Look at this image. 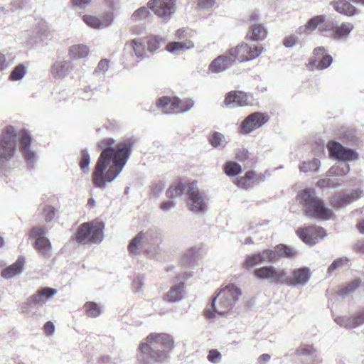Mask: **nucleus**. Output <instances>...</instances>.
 Instances as JSON below:
<instances>
[{
    "label": "nucleus",
    "instance_id": "nucleus-1",
    "mask_svg": "<svg viewBox=\"0 0 364 364\" xmlns=\"http://www.w3.org/2000/svg\"><path fill=\"white\" fill-rule=\"evenodd\" d=\"M114 140L105 139L100 144L104 148L92 173V180L100 188H105L122 171L130 156L134 141L127 139L112 147Z\"/></svg>",
    "mask_w": 364,
    "mask_h": 364
},
{
    "label": "nucleus",
    "instance_id": "nucleus-2",
    "mask_svg": "<svg viewBox=\"0 0 364 364\" xmlns=\"http://www.w3.org/2000/svg\"><path fill=\"white\" fill-rule=\"evenodd\" d=\"M173 346V340L167 333L149 334L139 345V364H154L156 360L161 361L171 352Z\"/></svg>",
    "mask_w": 364,
    "mask_h": 364
},
{
    "label": "nucleus",
    "instance_id": "nucleus-3",
    "mask_svg": "<svg viewBox=\"0 0 364 364\" xmlns=\"http://www.w3.org/2000/svg\"><path fill=\"white\" fill-rule=\"evenodd\" d=\"M241 294L240 288L233 284L223 287L213 299L211 304L205 308V316L210 320H215L232 314Z\"/></svg>",
    "mask_w": 364,
    "mask_h": 364
},
{
    "label": "nucleus",
    "instance_id": "nucleus-4",
    "mask_svg": "<svg viewBox=\"0 0 364 364\" xmlns=\"http://www.w3.org/2000/svg\"><path fill=\"white\" fill-rule=\"evenodd\" d=\"M327 148L331 157L341 161L327 171V176H342L346 175L350 171V167L346 162L358 159V154L355 151L347 149L335 141H329L327 144Z\"/></svg>",
    "mask_w": 364,
    "mask_h": 364
},
{
    "label": "nucleus",
    "instance_id": "nucleus-5",
    "mask_svg": "<svg viewBox=\"0 0 364 364\" xmlns=\"http://www.w3.org/2000/svg\"><path fill=\"white\" fill-rule=\"evenodd\" d=\"M300 203L307 215L318 219L326 220L331 218L333 213L323 201L316 196L313 189H305L299 195Z\"/></svg>",
    "mask_w": 364,
    "mask_h": 364
},
{
    "label": "nucleus",
    "instance_id": "nucleus-6",
    "mask_svg": "<svg viewBox=\"0 0 364 364\" xmlns=\"http://www.w3.org/2000/svg\"><path fill=\"white\" fill-rule=\"evenodd\" d=\"M16 150V131L12 126H7L2 130L0 137V164L11 160Z\"/></svg>",
    "mask_w": 364,
    "mask_h": 364
},
{
    "label": "nucleus",
    "instance_id": "nucleus-7",
    "mask_svg": "<svg viewBox=\"0 0 364 364\" xmlns=\"http://www.w3.org/2000/svg\"><path fill=\"white\" fill-rule=\"evenodd\" d=\"M103 229L104 225L102 223H85L79 227L75 240L78 242L87 240L92 243H99L103 239Z\"/></svg>",
    "mask_w": 364,
    "mask_h": 364
},
{
    "label": "nucleus",
    "instance_id": "nucleus-8",
    "mask_svg": "<svg viewBox=\"0 0 364 364\" xmlns=\"http://www.w3.org/2000/svg\"><path fill=\"white\" fill-rule=\"evenodd\" d=\"M188 203L192 212L197 214H204L207 212L209 198L205 192L199 191L193 183L188 185Z\"/></svg>",
    "mask_w": 364,
    "mask_h": 364
},
{
    "label": "nucleus",
    "instance_id": "nucleus-9",
    "mask_svg": "<svg viewBox=\"0 0 364 364\" xmlns=\"http://www.w3.org/2000/svg\"><path fill=\"white\" fill-rule=\"evenodd\" d=\"M146 5L164 23H167L176 10V0H149Z\"/></svg>",
    "mask_w": 364,
    "mask_h": 364
},
{
    "label": "nucleus",
    "instance_id": "nucleus-10",
    "mask_svg": "<svg viewBox=\"0 0 364 364\" xmlns=\"http://www.w3.org/2000/svg\"><path fill=\"white\" fill-rule=\"evenodd\" d=\"M262 47L254 46L252 48L247 43H241L230 49L228 53L232 63H235L236 61L241 63L255 59L262 54Z\"/></svg>",
    "mask_w": 364,
    "mask_h": 364
},
{
    "label": "nucleus",
    "instance_id": "nucleus-11",
    "mask_svg": "<svg viewBox=\"0 0 364 364\" xmlns=\"http://www.w3.org/2000/svg\"><path fill=\"white\" fill-rule=\"evenodd\" d=\"M254 275L259 279L280 284H284L287 280V272L285 269H278L271 265L255 269Z\"/></svg>",
    "mask_w": 364,
    "mask_h": 364
},
{
    "label": "nucleus",
    "instance_id": "nucleus-12",
    "mask_svg": "<svg viewBox=\"0 0 364 364\" xmlns=\"http://www.w3.org/2000/svg\"><path fill=\"white\" fill-rule=\"evenodd\" d=\"M46 230L40 227L33 228L31 230V236L36 238V249L42 256L48 258L50 256L52 245L50 240L46 237Z\"/></svg>",
    "mask_w": 364,
    "mask_h": 364
},
{
    "label": "nucleus",
    "instance_id": "nucleus-13",
    "mask_svg": "<svg viewBox=\"0 0 364 364\" xmlns=\"http://www.w3.org/2000/svg\"><path fill=\"white\" fill-rule=\"evenodd\" d=\"M299 238L309 245H314L326 236L325 230L319 226L312 225L297 230Z\"/></svg>",
    "mask_w": 364,
    "mask_h": 364
},
{
    "label": "nucleus",
    "instance_id": "nucleus-14",
    "mask_svg": "<svg viewBox=\"0 0 364 364\" xmlns=\"http://www.w3.org/2000/svg\"><path fill=\"white\" fill-rule=\"evenodd\" d=\"M269 118L261 112H255L248 115L241 123L240 129L243 134H248L264 125Z\"/></svg>",
    "mask_w": 364,
    "mask_h": 364
},
{
    "label": "nucleus",
    "instance_id": "nucleus-15",
    "mask_svg": "<svg viewBox=\"0 0 364 364\" xmlns=\"http://www.w3.org/2000/svg\"><path fill=\"white\" fill-rule=\"evenodd\" d=\"M324 47H316L314 50V59L309 63V69L314 70L315 68L317 70H324L329 67L332 62L333 58L329 54H327Z\"/></svg>",
    "mask_w": 364,
    "mask_h": 364
},
{
    "label": "nucleus",
    "instance_id": "nucleus-16",
    "mask_svg": "<svg viewBox=\"0 0 364 364\" xmlns=\"http://www.w3.org/2000/svg\"><path fill=\"white\" fill-rule=\"evenodd\" d=\"M21 151L28 164H32L36 161L38 156L36 152L30 149L31 143V134L27 130H21L19 133Z\"/></svg>",
    "mask_w": 364,
    "mask_h": 364
},
{
    "label": "nucleus",
    "instance_id": "nucleus-17",
    "mask_svg": "<svg viewBox=\"0 0 364 364\" xmlns=\"http://www.w3.org/2000/svg\"><path fill=\"white\" fill-rule=\"evenodd\" d=\"M73 69V63L70 60H60L55 61L51 66L50 72L53 77L58 80L65 78Z\"/></svg>",
    "mask_w": 364,
    "mask_h": 364
},
{
    "label": "nucleus",
    "instance_id": "nucleus-18",
    "mask_svg": "<svg viewBox=\"0 0 364 364\" xmlns=\"http://www.w3.org/2000/svg\"><path fill=\"white\" fill-rule=\"evenodd\" d=\"M311 277L308 267L296 269L292 272V279L286 280L285 283L291 287L304 286L308 283Z\"/></svg>",
    "mask_w": 364,
    "mask_h": 364
},
{
    "label": "nucleus",
    "instance_id": "nucleus-19",
    "mask_svg": "<svg viewBox=\"0 0 364 364\" xmlns=\"http://www.w3.org/2000/svg\"><path fill=\"white\" fill-rule=\"evenodd\" d=\"M330 4L336 12L348 17H352L360 14V11L348 0L333 1Z\"/></svg>",
    "mask_w": 364,
    "mask_h": 364
},
{
    "label": "nucleus",
    "instance_id": "nucleus-20",
    "mask_svg": "<svg viewBox=\"0 0 364 364\" xmlns=\"http://www.w3.org/2000/svg\"><path fill=\"white\" fill-rule=\"evenodd\" d=\"M224 104L232 107L246 106L248 105V96L242 91H231L226 95Z\"/></svg>",
    "mask_w": 364,
    "mask_h": 364
},
{
    "label": "nucleus",
    "instance_id": "nucleus-21",
    "mask_svg": "<svg viewBox=\"0 0 364 364\" xmlns=\"http://www.w3.org/2000/svg\"><path fill=\"white\" fill-rule=\"evenodd\" d=\"M233 65L228 52L215 58L208 66V71L212 73H219L228 69Z\"/></svg>",
    "mask_w": 364,
    "mask_h": 364
},
{
    "label": "nucleus",
    "instance_id": "nucleus-22",
    "mask_svg": "<svg viewBox=\"0 0 364 364\" xmlns=\"http://www.w3.org/2000/svg\"><path fill=\"white\" fill-rule=\"evenodd\" d=\"M326 16L325 15L314 16L309 19L305 25L299 26L296 30V33L300 35H310L316 28L321 27V25L326 20Z\"/></svg>",
    "mask_w": 364,
    "mask_h": 364
},
{
    "label": "nucleus",
    "instance_id": "nucleus-23",
    "mask_svg": "<svg viewBox=\"0 0 364 364\" xmlns=\"http://www.w3.org/2000/svg\"><path fill=\"white\" fill-rule=\"evenodd\" d=\"M57 293L55 289L45 287L39 289L35 294L29 298L30 302L34 306H43L47 300Z\"/></svg>",
    "mask_w": 364,
    "mask_h": 364
},
{
    "label": "nucleus",
    "instance_id": "nucleus-24",
    "mask_svg": "<svg viewBox=\"0 0 364 364\" xmlns=\"http://www.w3.org/2000/svg\"><path fill=\"white\" fill-rule=\"evenodd\" d=\"M82 19L87 26L95 29L107 28L112 21V18L109 15L103 18H97L91 15H84Z\"/></svg>",
    "mask_w": 364,
    "mask_h": 364
},
{
    "label": "nucleus",
    "instance_id": "nucleus-25",
    "mask_svg": "<svg viewBox=\"0 0 364 364\" xmlns=\"http://www.w3.org/2000/svg\"><path fill=\"white\" fill-rule=\"evenodd\" d=\"M180 102L178 97H162L158 100V107L164 114L176 113V107Z\"/></svg>",
    "mask_w": 364,
    "mask_h": 364
},
{
    "label": "nucleus",
    "instance_id": "nucleus-26",
    "mask_svg": "<svg viewBox=\"0 0 364 364\" xmlns=\"http://www.w3.org/2000/svg\"><path fill=\"white\" fill-rule=\"evenodd\" d=\"M24 264L25 259L19 257L15 263L2 270L1 276L5 279L13 278L23 272Z\"/></svg>",
    "mask_w": 364,
    "mask_h": 364
},
{
    "label": "nucleus",
    "instance_id": "nucleus-27",
    "mask_svg": "<svg viewBox=\"0 0 364 364\" xmlns=\"http://www.w3.org/2000/svg\"><path fill=\"white\" fill-rule=\"evenodd\" d=\"M90 48L85 44H75L70 47L68 55L71 59L80 60L88 56Z\"/></svg>",
    "mask_w": 364,
    "mask_h": 364
},
{
    "label": "nucleus",
    "instance_id": "nucleus-28",
    "mask_svg": "<svg viewBox=\"0 0 364 364\" xmlns=\"http://www.w3.org/2000/svg\"><path fill=\"white\" fill-rule=\"evenodd\" d=\"M354 29V26L350 22H343L339 26H336L333 32V40H342L348 37L350 33Z\"/></svg>",
    "mask_w": 364,
    "mask_h": 364
},
{
    "label": "nucleus",
    "instance_id": "nucleus-29",
    "mask_svg": "<svg viewBox=\"0 0 364 364\" xmlns=\"http://www.w3.org/2000/svg\"><path fill=\"white\" fill-rule=\"evenodd\" d=\"M183 284L179 283L171 288V289L166 293L165 299L170 302H178L183 299Z\"/></svg>",
    "mask_w": 364,
    "mask_h": 364
},
{
    "label": "nucleus",
    "instance_id": "nucleus-30",
    "mask_svg": "<svg viewBox=\"0 0 364 364\" xmlns=\"http://www.w3.org/2000/svg\"><path fill=\"white\" fill-rule=\"evenodd\" d=\"M139 234L142 235L141 240L146 250L149 246L156 245L160 237L159 232L154 229H149L145 232L141 231Z\"/></svg>",
    "mask_w": 364,
    "mask_h": 364
},
{
    "label": "nucleus",
    "instance_id": "nucleus-31",
    "mask_svg": "<svg viewBox=\"0 0 364 364\" xmlns=\"http://www.w3.org/2000/svg\"><path fill=\"white\" fill-rule=\"evenodd\" d=\"M188 185H193V183L186 184L180 182L173 185L167 189L166 195L171 199L180 197L183 194L185 191L188 192Z\"/></svg>",
    "mask_w": 364,
    "mask_h": 364
},
{
    "label": "nucleus",
    "instance_id": "nucleus-32",
    "mask_svg": "<svg viewBox=\"0 0 364 364\" xmlns=\"http://www.w3.org/2000/svg\"><path fill=\"white\" fill-rule=\"evenodd\" d=\"M193 47L194 43L191 41L187 40L181 42L169 43L166 46V50L171 53H177L178 52L184 51L193 48Z\"/></svg>",
    "mask_w": 364,
    "mask_h": 364
},
{
    "label": "nucleus",
    "instance_id": "nucleus-33",
    "mask_svg": "<svg viewBox=\"0 0 364 364\" xmlns=\"http://www.w3.org/2000/svg\"><path fill=\"white\" fill-rule=\"evenodd\" d=\"M267 29L262 24H252L251 31L249 33L250 39L255 41H262L267 37Z\"/></svg>",
    "mask_w": 364,
    "mask_h": 364
},
{
    "label": "nucleus",
    "instance_id": "nucleus-34",
    "mask_svg": "<svg viewBox=\"0 0 364 364\" xmlns=\"http://www.w3.org/2000/svg\"><path fill=\"white\" fill-rule=\"evenodd\" d=\"M334 321L341 327L345 328L346 329H353L358 327V324L354 316H336L334 318Z\"/></svg>",
    "mask_w": 364,
    "mask_h": 364
},
{
    "label": "nucleus",
    "instance_id": "nucleus-35",
    "mask_svg": "<svg viewBox=\"0 0 364 364\" xmlns=\"http://www.w3.org/2000/svg\"><path fill=\"white\" fill-rule=\"evenodd\" d=\"M141 235L139 232L130 241L128 248L132 255H136L139 253L140 249L146 250L145 245L141 240Z\"/></svg>",
    "mask_w": 364,
    "mask_h": 364
},
{
    "label": "nucleus",
    "instance_id": "nucleus-36",
    "mask_svg": "<svg viewBox=\"0 0 364 364\" xmlns=\"http://www.w3.org/2000/svg\"><path fill=\"white\" fill-rule=\"evenodd\" d=\"M321 166V162L317 159H313L309 161H302L299 168L301 172H318Z\"/></svg>",
    "mask_w": 364,
    "mask_h": 364
},
{
    "label": "nucleus",
    "instance_id": "nucleus-37",
    "mask_svg": "<svg viewBox=\"0 0 364 364\" xmlns=\"http://www.w3.org/2000/svg\"><path fill=\"white\" fill-rule=\"evenodd\" d=\"M274 252H277L278 255V261L282 257L290 258L296 255V250L284 244L277 245L274 248Z\"/></svg>",
    "mask_w": 364,
    "mask_h": 364
},
{
    "label": "nucleus",
    "instance_id": "nucleus-38",
    "mask_svg": "<svg viewBox=\"0 0 364 364\" xmlns=\"http://www.w3.org/2000/svg\"><path fill=\"white\" fill-rule=\"evenodd\" d=\"M255 178V171H249L237 180V186L245 189L251 188L253 187Z\"/></svg>",
    "mask_w": 364,
    "mask_h": 364
},
{
    "label": "nucleus",
    "instance_id": "nucleus-39",
    "mask_svg": "<svg viewBox=\"0 0 364 364\" xmlns=\"http://www.w3.org/2000/svg\"><path fill=\"white\" fill-rule=\"evenodd\" d=\"M316 349L309 344H301L296 350V355L299 356H309L311 358H315L316 356Z\"/></svg>",
    "mask_w": 364,
    "mask_h": 364
},
{
    "label": "nucleus",
    "instance_id": "nucleus-40",
    "mask_svg": "<svg viewBox=\"0 0 364 364\" xmlns=\"http://www.w3.org/2000/svg\"><path fill=\"white\" fill-rule=\"evenodd\" d=\"M262 263H274L278 261V255L274 252V249H266L262 252H258Z\"/></svg>",
    "mask_w": 364,
    "mask_h": 364
},
{
    "label": "nucleus",
    "instance_id": "nucleus-41",
    "mask_svg": "<svg viewBox=\"0 0 364 364\" xmlns=\"http://www.w3.org/2000/svg\"><path fill=\"white\" fill-rule=\"evenodd\" d=\"M336 21L333 19L325 20L324 23L321 25V27H319V31L322 33V35L330 37L333 39V32L335 31L336 29Z\"/></svg>",
    "mask_w": 364,
    "mask_h": 364
},
{
    "label": "nucleus",
    "instance_id": "nucleus-42",
    "mask_svg": "<svg viewBox=\"0 0 364 364\" xmlns=\"http://www.w3.org/2000/svg\"><path fill=\"white\" fill-rule=\"evenodd\" d=\"M262 262L258 252L247 255L242 263V267L249 270L256 265L261 264Z\"/></svg>",
    "mask_w": 364,
    "mask_h": 364
},
{
    "label": "nucleus",
    "instance_id": "nucleus-43",
    "mask_svg": "<svg viewBox=\"0 0 364 364\" xmlns=\"http://www.w3.org/2000/svg\"><path fill=\"white\" fill-rule=\"evenodd\" d=\"M210 143L213 147L218 149H223L227 144L225 136L220 132H214L212 134Z\"/></svg>",
    "mask_w": 364,
    "mask_h": 364
},
{
    "label": "nucleus",
    "instance_id": "nucleus-44",
    "mask_svg": "<svg viewBox=\"0 0 364 364\" xmlns=\"http://www.w3.org/2000/svg\"><path fill=\"white\" fill-rule=\"evenodd\" d=\"M361 282L360 279H355L354 281L348 283L346 287L339 291V295L343 297L347 296L352 293L355 292L360 287Z\"/></svg>",
    "mask_w": 364,
    "mask_h": 364
},
{
    "label": "nucleus",
    "instance_id": "nucleus-45",
    "mask_svg": "<svg viewBox=\"0 0 364 364\" xmlns=\"http://www.w3.org/2000/svg\"><path fill=\"white\" fill-rule=\"evenodd\" d=\"M225 173L228 176H235L242 172V167L234 161H228L224 166Z\"/></svg>",
    "mask_w": 364,
    "mask_h": 364
},
{
    "label": "nucleus",
    "instance_id": "nucleus-46",
    "mask_svg": "<svg viewBox=\"0 0 364 364\" xmlns=\"http://www.w3.org/2000/svg\"><path fill=\"white\" fill-rule=\"evenodd\" d=\"M26 72V68L23 64H19L11 73L9 80L11 81L20 80L25 76Z\"/></svg>",
    "mask_w": 364,
    "mask_h": 364
},
{
    "label": "nucleus",
    "instance_id": "nucleus-47",
    "mask_svg": "<svg viewBox=\"0 0 364 364\" xmlns=\"http://www.w3.org/2000/svg\"><path fill=\"white\" fill-rule=\"evenodd\" d=\"M178 101L180 103L176 107V114L186 112L191 110L194 105V101L191 98L184 100H180L178 98Z\"/></svg>",
    "mask_w": 364,
    "mask_h": 364
},
{
    "label": "nucleus",
    "instance_id": "nucleus-48",
    "mask_svg": "<svg viewBox=\"0 0 364 364\" xmlns=\"http://www.w3.org/2000/svg\"><path fill=\"white\" fill-rule=\"evenodd\" d=\"M149 10V6L140 7L132 14V20L136 22L146 18L150 15Z\"/></svg>",
    "mask_w": 364,
    "mask_h": 364
},
{
    "label": "nucleus",
    "instance_id": "nucleus-49",
    "mask_svg": "<svg viewBox=\"0 0 364 364\" xmlns=\"http://www.w3.org/2000/svg\"><path fill=\"white\" fill-rule=\"evenodd\" d=\"M87 315L90 317L96 318L101 314L100 306L94 302H87L84 306Z\"/></svg>",
    "mask_w": 364,
    "mask_h": 364
},
{
    "label": "nucleus",
    "instance_id": "nucleus-50",
    "mask_svg": "<svg viewBox=\"0 0 364 364\" xmlns=\"http://www.w3.org/2000/svg\"><path fill=\"white\" fill-rule=\"evenodd\" d=\"M349 261V259L346 257L335 259L328 267L327 272L328 274H332L335 270L341 269L343 267L347 265Z\"/></svg>",
    "mask_w": 364,
    "mask_h": 364
},
{
    "label": "nucleus",
    "instance_id": "nucleus-51",
    "mask_svg": "<svg viewBox=\"0 0 364 364\" xmlns=\"http://www.w3.org/2000/svg\"><path fill=\"white\" fill-rule=\"evenodd\" d=\"M132 48L135 55L140 59L144 58L145 54L144 48L141 38H135L132 41Z\"/></svg>",
    "mask_w": 364,
    "mask_h": 364
},
{
    "label": "nucleus",
    "instance_id": "nucleus-52",
    "mask_svg": "<svg viewBox=\"0 0 364 364\" xmlns=\"http://www.w3.org/2000/svg\"><path fill=\"white\" fill-rule=\"evenodd\" d=\"M199 248L194 246L190 247L183 255V261L187 264L193 262L199 252Z\"/></svg>",
    "mask_w": 364,
    "mask_h": 364
},
{
    "label": "nucleus",
    "instance_id": "nucleus-53",
    "mask_svg": "<svg viewBox=\"0 0 364 364\" xmlns=\"http://www.w3.org/2000/svg\"><path fill=\"white\" fill-rule=\"evenodd\" d=\"M90 162V154L87 150L82 151L81 159L80 161V166L84 173H87L89 171V164Z\"/></svg>",
    "mask_w": 364,
    "mask_h": 364
},
{
    "label": "nucleus",
    "instance_id": "nucleus-54",
    "mask_svg": "<svg viewBox=\"0 0 364 364\" xmlns=\"http://www.w3.org/2000/svg\"><path fill=\"white\" fill-rule=\"evenodd\" d=\"M332 204L333 206L340 208L345 207L346 205H348L350 203L348 202V200L346 199V196L343 193L337 196H335L333 198Z\"/></svg>",
    "mask_w": 364,
    "mask_h": 364
},
{
    "label": "nucleus",
    "instance_id": "nucleus-55",
    "mask_svg": "<svg viewBox=\"0 0 364 364\" xmlns=\"http://www.w3.org/2000/svg\"><path fill=\"white\" fill-rule=\"evenodd\" d=\"M341 184L335 182L334 180L330 179V178H323L320 179L317 182V186L320 188H334L339 186Z\"/></svg>",
    "mask_w": 364,
    "mask_h": 364
},
{
    "label": "nucleus",
    "instance_id": "nucleus-56",
    "mask_svg": "<svg viewBox=\"0 0 364 364\" xmlns=\"http://www.w3.org/2000/svg\"><path fill=\"white\" fill-rule=\"evenodd\" d=\"M163 41L162 38L159 36H154L151 38L148 42V49L151 52L156 51L160 46L161 42Z\"/></svg>",
    "mask_w": 364,
    "mask_h": 364
},
{
    "label": "nucleus",
    "instance_id": "nucleus-57",
    "mask_svg": "<svg viewBox=\"0 0 364 364\" xmlns=\"http://www.w3.org/2000/svg\"><path fill=\"white\" fill-rule=\"evenodd\" d=\"M109 68V60L107 59H102L99 63L94 71V74L100 75L105 74Z\"/></svg>",
    "mask_w": 364,
    "mask_h": 364
},
{
    "label": "nucleus",
    "instance_id": "nucleus-58",
    "mask_svg": "<svg viewBox=\"0 0 364 364\" xmlns=\"http://www.w3.org/2000/svg\"><path fill=\"white\" fill-rule=\"evenodd\" d=\"M346 196V199L350 204L355 200L360 198L363 195V191L360 189L353 190L350 192L343 193Z\"/></svg>",
    "mask_w": 364,
    "mask_h": 364
},
{
    "label": "nucleus",
    "instance_id": "nucleus-59",
    "mask_svg": "<svg viewBox=\"0 0 364 364\" xmlns=\"http://www.w3.org/2000/svg\"><path fill=\"white\" fill-rule=\"evenodd\" d=\"M208 360L212 363H218L222 358L221 353L216 349L209 350Z\"/></svg>",
    "mask_w": 364,
    "mask_h": 364
},
{
    "label": "nucleus",
    "instance_id": "nucleus-60",
    "mask_svg": "<svg viewBox=\"0 0 364 364\" xmlns=\"http://www.w3.org/2000/svg\"><path fill=\"white\" fill-rule=\"evenodd\" d=\"M43 215L46 222L51 221L55 216L54 208L50 205H46L43 209Z\"/></svg>",
    "mask_w": 364,
    "mask_h": 364
},
{
    "label": "nucleus",
    "instance_id": "nucleus-61",
    "mask_svg": "<svg viewBox=\"0 0 364 364\" xmlns=\"http://www.w3.org/2000/svg\"><path fill=\"white\" fill-rule=\"evenodd\" d=\"M298 41V38L295 35H291L286 37L283 41V44L287 48H291L296 45Z\"/></svg>",
    "mask_w": 364,
    "mask_h": 364
},
{
    "label": "nucleus",
    "instance_id": "nucleus-62",
    "mask_svg": "<svg viewBox=\"0 0 364 364\" xmlns=\"http://www.w3.org/2000/svg\"><path fill=\"white\" fill-rule=\"evenodd\" d=\"M165 185L163 182L159 181L152 186L151 194L158 196L164 189Z\"/></svg>",
    "mask_w": 364,
    "mask_h": 364
},
{
    "label": "nucleus",
    "instance_id": "nucleus-63",
    "mask_svg": "<svg viewBox=\"0 0 364 364\" xmlns=\"http://www.w3.org/2000/svg\"><path fill=\"white\" fill-rule=\"evenodd\" d=\"M249 157V152L244 148L238 149L236 151V158L240 161H245Z\"/></svg>",
    "mask_w": 364,
    "mask_h": 364
},
{
    "label": "nucleus",
    "instance_id": "nucleus-64",
    "mask_svg": "<svg viewBox=\"0 0 364 364\" xmlns=\"http://www.w3.org/2000/svg\"><path fill=\"white\" fill-rule=\"evenodd\" d=\"M176 205V203L173 200L164 201L161 203L160 208L164 213L169 212Z\"/></svg>",
    "mask_w": 364,
    "mask_h": 364
}]
</instances>
